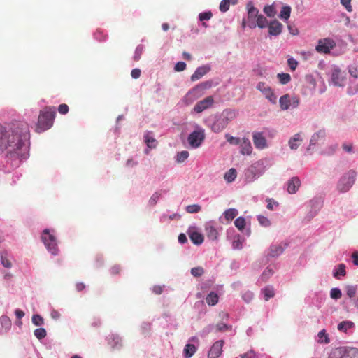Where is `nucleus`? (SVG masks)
I'll return each mask as SVG.
<instances>
[{
    "label": "nucleus",
    "mask_w": 358,
    "mask_h": 358,
    "mask_svg": "<svg viewBox=\"0 0 358 358\" xmlns=\"http://www.w3.org/2000/svg\"><path fill=\"white\" fill-rule=\"evenodd\" d=\"M189 157V152L186 150H183L180 152H178L177 155V161L178 162H183L185 160L187 159Z\"/></svg>",
    "instance_id": "49530a36"
},
{
    "label": "nucleus",
    "mask_w": 358,
    "mask_h": 358,
    "mask_svg": "<svg viewBox=\"0 0 358 358\" xmlns=\"http://www.w3.org/2000/svg\"><path fill=\"white\" fill-rule=\"evenodd\" d=\"M266 201H267V206H266V208L268 209V210H273L274 208V206H278V203L273 201V199H266Z\"/></svg>",
    "instance_id": "bf43d9fd"
},
{
    "label": "nucleus",
    "mask_w": 358,
    "mask_h": 358,
    "mask_svg": "<svg viewBox=\"0 0 358 358\" xmlns=\"http://www.w3.org/2000/svg\"><path fill=\"white\" fill-rule=\"evenodd\" d=\"M58 111L59 113L65 115L69 112V106L65 103L60 104L58 107Z\"/></svg>",
    "instance_id": "13d9d810"
},
{
    "label": "nucleus",
    "mask_w": 358,
    "mask_h": 358,
    "mask_svg": "<svg viewBox=\"0 0 358 358\" xmlns=\"http://www.w3.org/2000/svg\"><path fill=\"white\" fill-rule=\"evenodd\" d=\"M212 13L210 11H208L200 13L199 15V18L201 21L208 20L212 17Z\"/></svg>",
    "instance_id": "864d4df0"
},
{
    "label": "nucleus",
    "mask_w": 358,
    "mask_h": 358,
    "mask_svg": "<svg viewBox=\"0 0 358 358\" xmlns=\"http://www.w3.org/2000/svg\"><path fill=\"white\" fill-rule=\"evenodd\" d=\"M216 330L218 331H224L228 329V326L224 323H218L216 326Z\"/></svg>",
    "instance_id": "0e129e2a"
},
{
    "label": "nucleus",
    "mask_w": 358,
    "mask_h": 358,
    "mask_svg": "<svg viewBox=\"0 0 358 358\" xmlns=\"http://www.w3.org/2000/svg\"><path fill=\"white\" fill-rule=\"evenodd\" d=\"M46 331L44 328H38L34 331V335L38 339H43L46 336Z\"/></svg>",
    "instance_id": "a19ab883"
},
{
    "label": "nucleus",
    "mask_w": 358,
    "mask_h": 358,
    "mask_svg": "<svg viewBox=\"0 0 358 358\" xmlns=\"http://www.w3.org/2000/svg\"><path fill=\"white\" fill-rule=\"evenodd\" d=\"M229 6L230 3H229V0H222L220 4V10L222 12H226L229 10Z\"/></svg>",
    "instance_id": "603ef678"
},
{
    "label": "nucleus",
    "mask_w": 358,
    "mask_h": 358,
    "mask_svg": "<svg viewBox=\"0 0 358 358\" xmlns=\"http://www.w3.org/2000/svg\"><path fill=\"white\" fill-rule=\"evenodd\" d=\"M325 136V131L324 129L319 130L317 133L314 134L310 139V144L315 145L320 138H324Z\"/></svg>",
    "instance_id": "c85d7f7f"
},
{
    "label": "nucleus",
    "mask_w": 358,
    "mask_h": 358,
    "mask_svg": "<svg viewBox=\"0 0 358 358\" xmlns=\"http://www.w3.org/2000/svg\"><path fill=\"white\" fill-rule=\"evenodd\" d=\"M330 296L334 299H338L341 298L342 293L338 288H333L330 292Z\"/></svg>",
    "instance_id": "a18cd8bd"
},
{
    "label": "nucleus",
    "mask_w": 358,
    "mask_h": 358,
    "mask_svg": "<svg viewBox=\"0 0 358 358\" xmlns=\"http://www.w3.org/2000/svg\"><path fill=\"white\" fill-rule=\"evenodd\" d=\"M264 11L268 17H273L275 14V10L273 6H265L264 8Z\"/></svg>",
    "instance_id": "09e8293b"
},
{
    "label": "nucleus",
    "mask_w": 358,
    "mask_h": 358,
    "mask_svg": "<svg viewBox=\"0 0 358 358\" xmlns=\"http://www.w3.org/2000/svg\"><path fill=\"white\" fill-rule=\"evenodd\" d=\"M0 324L5 331H8L12 326V322L10 319L6 315H3L0 317Z\"/></svg>",
    "instance_id": "b1692460"
},
{
    "label": "nucleus",
    "mask_w": 358,
    "mask_h": 358,
    "mask_svg": "<svg viewBox=\"0 0 358 358\" xmlns=\"http://www.w3.org/2000/svg\"><path fill=\"white\" fill-rule=\"evenodd\" d=\"M257 90L260 91L264 97L271 103H277V96L275 94L273 90L268 84L264 82H259L257 85Z\"/></svg>",
    "instance_id": "0eeeda50"
},
{
    "label": "nucleus",
    "mask_w": 358,
    "mask_h": 358,
    "mask_svg": "<svg viewBox=\"0 0 358 358\" xmlns=\"http://www.w3.org/2000/svg\"><path fill=\"white\" fill-rule=\"evenodd\" d=\"M357 177V173L354 170H350L339 179L337 183V190L341 193L348 192L354 185Z\"/></svg>",
    "instance_id": "39448f33"
},
{
    "label": "nucleus",
    "mask_w": 358,
    "mask_h": 358,
    "mask_svg": "<svg viewBox=\"0 0 358 358\" xmlns=\"http://www.w3.org/2000/svg\"><path fill=\"white\" fill-rule=\"evenodd\" d=\"M303 139L300 133L294 134L288 141V145L292 150H296L301 145Z\"/></svg>",
    "instance_id": "6ab92c4d"
},
{
    "label": "nucleus",
    "mask_w": 358,
    "mask_h": 358,
    "mask_svg": "<svg viewBox=\"0 0 358 358\" xmlns=\"http://www.w3.org/2000/svg\"><path fill=\"white\" fill-rule=\"evenodd\" d=\"M291 8L288 6H283L280 14V17L282 20H287L290 17Z\"/></svg>",
    "instance_id": "f704fd0d"
},
{
    "label": "nucleus",
    "mask_w": 358,
    "mask_h": 358,
    "mask_svg": "<svg viewBox=\"0 0 358 358\" xmlns=\"http://www.w3.org/2000/svg\"><path fill=\"white\" fill-rule=\"evenodd\" d=\"M32 322L36 326H41V325H42L43 324V319L39 315H34L32 316Z\"/></svg>",
    "instance_id": "3c124183"
},
{
    "label": "nucleus",
    "mask_w": 358,
    "mask_h": 358,
    "mask_svg": "<svg viewBox=\"0 0 358 358\" xmlns=\"http://www.w3.org/2000/svg\"><path fill=\"white\" fill-rule=\"evenodd\" d=\"M265 301H268L269 299L273 298L275 295L274 289L272 287L268 286L262 289Z\"/></svg>",
    "instance_id": "473e14b6"
},
{
    "label": "nucleus",
    "mask_w": 358,
    "mask_h": 358,
    "mask_svg": "<svg viewBox=\"0 0 358 358\" xmlns=\"http://www.w3.org/2000/svg\"><path fill=\"white\" fill-rule=\"evenodd\" d=\"M237 113L234 110H225L215 120L211 126L214 132L218 133L222 131L232 120L236 118Z\"/></svg>",
    "instance_id": "7ed1b4c3"
},
{
    "label": "nucleus",
    "mask_w": 358,
    "mask_h": 358,
    "mask_svg": "<svg viewBox=\"0 0 358 358\" xmlns=\"http://www.w3.org/2000/svg\"><path fill=\"white\" fill-rule=\"evenodd\" d=\"M204 273V270L202 267H194L191 269V274L194 277H200Z\"/></svg>",
    "instance_id": "ea45409f"
},
{
    "label": "nucleus",
    "mask_w": 358,
    "mask_h": 358,
    "mask_svg": "<svg viewBox=\"0 0 358 358\" xmlns=\"http://www.w3.org/2000/svg\"><path fill=\"white\" fill-rule=\"evenodd\" d=\"M196 352V347L193 344H187L184 348V356L190 358Z\"/></svg>",
    "instance_id": "bb28decb"
},
{
    "label": "nucleus",
    "mask_w": 358,
    "mask_h": 358,
    "mask_svg": "<svg viewBox=\"0 0 358 358\" xmlns=\"http://www.w3.org/2000/svg\"><path fill=\"white\" fill-rule=\"evenodd\" d=\"M205 231L207 237L210 240H216L218 236V231L212 222H208L205 225Z\"/></svg>",
    "instance_id": "dca6fc26"
},
{
    "label": "nucleus",
    "mask_w": 358,
    "mask_h": 358,
    "mask_svg": "<svg viewBox=\"0 0 358 358\" xmlns=\"http://www.w3.org/2000/svg\"><path fill=\"white\" fill-rule=\"evenodd\" d=\"M257 220L259 224L263 227H268L271 224L270 220L265 216L259 215Z\"/></svg>",
    "instance_id": "de8ad7c7"
},
{
    "label": "nucleus",
    "mask_w": 358,
    "mask_h": 358,
    "mask_svg": "<svg viewBox=\"0 0 358 358\" xmlns=\"http://www.w3.org/2000/svg\"><path fill=\"white\" fill-rule=\"evenodd\" d=\"M336 46L335 41L329 38L320 39L318 44L315 48L317 52L320 53L327 54Z\"/></svg>",
    "instance_id": "1a4fd4ad"
},
{
    "label": "nucleus",
    "mask_w": 358,
    "mask_h": 358,
    "mask_svg": "<svg viewBox=\"0 0 358 358\" xmlns=\"http://www.w3.org/2000/svg\"><path fill=\"white\" fill-rule=\"evenodd\" d=\"M227 141L232 145H238L241 143V140L238 138L233 137L230 136L229 134L225 135Z\"/></svg>",
    "instance_id": "8fccbe9b"
},
{
    "label": "nucleus",
    "mask_w": 358,
    "mask_h": 358,
    "mask_svg": "<svg viewBox=\"0 0 358 358\" xmlns=\"http://www.w3.org/2000/svg\"><path fill=\"white\" fill-rule=\"evenodd\" d=\"M205 138L203 130H196L192 132L187 138L189 145L193 148H199Z\"/></svg>",
    "instance_id": "9d476101"
},
{
    "label": "nucleus",
    "mask_w": 358,
    "mask_h": 358,
    "mask_svg": "<svg viewBox=\"0 0 358 358\" xmlns=\"http://www.w3.org/2000/svg\"><path fill=\"white\" fill-rule=\"evenodd\" d=\"M214 103V99L212 96L206 97L204 99L197 102L194 106V111L196 113H201L206 109L210 108Z\"/></svg>",
    "instance_id": "9b49d317"
},
{
    "label": "nucleus",
    "mask_w": 358,
    "mask_h": 358,
    "mask_svg": "<svg viewBox=\"0 0 358 358\" xmlns=\"http://www.w3.org/2000/svg\"><path fill=\"white\" fill-rule=\"evenodd\" d=\"M333 275L336 279H340L341 276H345L346 275L345 265L344 264H340L338 268L334 271Z\"/></svg>",
    "instance_id": "a878e982"
},
{
    "label": "nucleus",
    "mask_w": 358,
    "mask_h": 358,
    "mask_svg": "<svg viewBox=\"0 0 358 358\" xmlns=\"http://www.w3.org/2000/svg\"><path fill=\"white\" fill-rule=\"evenodd\" d=\"M257 25L259 28H264L268 26V20L267 19L263 16L262 15H259L257 18Z\"/></svg>",
    "instance_id": "e433bc0d"
},
{
    "label": "nucleus",
    "mask_w": 358,
    "mask_h": 358,
    "mask_svg": "<svg viewBox=\"0 0 358 358\" xmlns=\"http://www.w3.org/2000/svg\"><path fill=\"white\" fill-rule=\"evenodd\" d=\"M29 139V127L24 122H13L7 129L0 125V150L17 152Z\"/></svg>",
    "instance_id": "f257e3e1"
},
{
    "label": "nucleus",
    "mask_w": 358,
    "mask_h": 358,
    "mask_svg": "<svg viewBox=\"0 0 358 358\" xmlns=\"http://www.w3.org/2000/svg\"><path fill=\"white\" fill-rule=\"evenodd\" d=\"M241 152L243 155H250L252 152V147L248 138H243L240 143Z\"/></svg>",
    "instance_id": "aec40b11"
},
{
    "label": "nucleus",
    "mask_w": 358,
    "mask_h": 358,
    "mask_svg": "<svg viewBox=\"0 0 358 358\" xmlns=\"http://www.w3.org/2000/svg\"><path fill=\"white\" fill-rule=\"evenodd\" d=\"M141 71L139 69H134L131 72L133 78L137 79L141 76Z\"/></svg>",
    "instance_id": "e2e57ef3"
},
{
    "label": "nucleus",
    "mask_w": 358,
    "mask_h": 358,
    "mask_svg": "<svg viewBox=\"0 0 358 358\" xmlns=\"http://www.w3.org/2000/svg\"><path fill=\"white\" fill-rule=\"evenodd\" d=\"M189 238L192 242L196 245H200L203 242V235L197 231L190 233Z\"/></svg>",
    "instance_id": "4be33fe9"
},
{
    "label": "nucleus",
    "mask_w": 358,
    "mask_h": 358,
    "mask_svg": "<svg viewBox=\"0 0 358 358\" xmlns=\"http://www.w3.org/2000/svg\"><path fill=\"white\" fill-rule=\"evenodd\" d=\"M41 239L51 254L55 255L57 254L58 248L56 238L52 234H50L48 229H45L43 231L41 236Z\"/></svg>",
    "instance_id": "423d86ee"
},
{
    "label": "nucleus",
    "mask_w": 358,
    "mask_h": 358,
    "mask_svg": "<svg viewBox=\"0 0 358 358\" xmlns=\"http://www.w3.org/2000/svg\"><path fill=\"white\" fill-rule=\"evenodd\" d=\"M331 79L335 85L343 86L345 78L343 73L339 69H335L331 76Z\"/></svg>",
    "instance_id": "a211bd4d"
},
{
    "label": "nucleus",
    "mask_w": 358,
    "mask_h": 358,
    "mask_svg": "<svg viewBox=\"0 0 358 358\" xmlns=\"http://www.w3.org/2000/svg\"><path fill=\"white\" fill-rule=\"evenodd\" d=\"M287 64L292 71H294L298 66V62L294 58L288 59Z\"/></svg>",
    "instance_id": "5fc2aeb1"
},
{
    "label": "nucleus",
    "mask_w": 358,
    "mask_h": 358,
    "mask_svg": "<svg viewBox=\"0 0 358 358\" xmlns=\"http://www.w3.org/2000/svg\"><path fill=\"white\" fill-rule=\"evenodd\" d=\"M301 185V181L298 177H293L287 182V190L289 194H295Z\"/></svg>",
    "instance_id": "2eb2a0df"
},
{
    "label": "nucleus",
    "mask_w": 358,
    "mask_h": 358,
    "mask_svg": "<svg viewBox=\"0 0 358 358\" xmlns=\"http://www.w3.org/2000/svg\"><path fill=\"white\" fill-rule=\"evenodd\" d=\"M253 143L257 149L263 150L268 147L267 141L262 132L252 134Z\"/></svg>",
    "instance_id": "f8f14e48"
},
{
    "label": "nucleus",
    "mask_w": 358,
    "mask_h": 358,
    "mask_svg": "<svg viewBox=\"0 0 358 358\" xmlns=\"http://www.w3.org/2000/svg\"><path fill=\"white\" fill-rule=\"evenodd\" d=\"M248 7V16L249 20H255V18H257V16H259V11L258 10L255 8L251 3H249L247 6Z\"/></svg>",
    "instance_id": "393cba45"
},
{
    "label": "nucleus",
    "mask_w": 358,
    "mask_h": 358,
    "mask_svg": "<svg viewBox=\"0 0 358 358\" xmlns=\"http://www.w3.org/2000/svg\"><path fill=\"white\" fill-rule=\"evenodd\" d=\"M284 251V248L280 245H272L270 248L269 256L275 257L280 255Z\"/></svg>",
    "instance_id": "5701e85b"
},
{
    "label": "nucleus",
    "mask_w": 358,
    "mask_h": 358,
    "mask_svg": "<svg viewBox=\"0 0 358 358\" xmlns=\"http://www.w3.org/2000/svg\"><path fill=\"white\" fill-rule=\"evenodd\" d=\"M186 68V64L183 62H179L176 64L174 70L176 71H184Z\"/></svg>",
    "instance_id": "4d7b16f0"
},
{
    "label": "nucleus",
    "mask_w": 358,
    "mask_h": 358,
    "mask_svg": "<svg viewBox=\"0 0 358 358\" xmlns=\"http://www.w3.org/2000/svg\"><path fill=\"white\" fill-rule=\"evenodd\" d=\"M234 249H241L242 248V242L239 240H234L232 243Z\"/></svg>",
    "instance_id": "338daca9"
},
{
    "label": "nucleus",
    "mask_w": 358,
    "mask_h": 358,
    "mask_svg": "<svg viewBox=\"0 0 358 358\" xmlns=\"http://www.w3.org/2000/svg\"><path fill=\"white\" fill-rule=\"evenodd\" d=\"M280 107L282 110H288L290 106L297 108L299 105V99L296 96L291 97L289 94H286L282 96L279 99Z\"/></svg>",
    "instance_id": "6e6552de"
},
{
    "label": "nucleus",
    "mask_w": 358,
    "mask_h": 358,
    "mask_svg": "<svg viewBox=\"0 0 358 358\" xmlns=\"http://www.w3.org/2000/svg\"><path fill=\"white\" fill-rule=\"evenodd\" d=\"M238 215V210L235 208H229L224 213V218L228 222L231 221Z\"/></svg>",
    "instance_id": "2f4dec72"
},
{
    "label": "nucleus",
    "mask_w": 358,
    "mask_h": 358,
    "mask_svg": "<svg viewBox=\"0 0 358 358\" xmlns=\"http://www.w3.org/2000/svg\"><path fill=\"white\" fill-rule=\"evenodd\" d=\"M159 197H160L159 193H158V192L154 193L150 199V205H152V206L155 205L157 203L158 199H159Z\"/></svg>",
    "instance_id": "052dcab7"
},
{
    "label": "nucleus",
    "mask_w": 358,
    "mask_h": 358,
    "mask_svg": "<svg viewBox=\"0 0 358 358\" xmlns=\"http://www.w3.org/2000/svg\"><path fill=\"white\" fill-rule=\"evenodd\" d=\"M55 115V107L47 106L41 110L38 118L36 131L41 133L49 129L53 124Z\"/></svg>",
    "instance_id": "f03ea898"
},
{
    "label": "nucleus",
    "mask_w": 358,
    "mask_h": 358,
    "mask_svg": "<svg viewBox=\"0 0 358 358\" xmlns=\"http://www.w3.org/2000/svg\"><path fill=\"white\" fill-rule=\"evenodd\" d=\"M212 87V81L203 82L190 90L185 96L183 101L185 104L189 105L195 100L202 96L205 91Z\"/></svg>",
    "instance_id": "20e7f679"
},
{
    "label": "nucleus",
    "mask_w": 358,
    "mask_h": 358,
    "mask_svg": "<svg viewBox=\"0 0 358 358\" xmlns=\"http://www.w3.org/2000/svg\"><path fill=\"white\" fill-rule=\"evenodd\" d=\"M224 178L228 182H233L236 178V169L234 168L230 169L227 172H226Z\"/></svg>",
    "instance_id": "7c9ffc66"
},
{
    "label": "nucleus",
    "mask_w": 358,
    "mask_h": 358,
    "mask_svg": "<svg viewBox=\"0 0 358 358\" xmlns=\"http://www.w3.org/2000/svg\"><path fill=\"white\" fill-rule=\"evenodd\" d=\"M273 274V271L270 268H266L262 275V278L263 280H266L271 275Z\"/></svg>",
    "instance_id": "680f3d73"
},
{
    "label": "nucleus",
    "mask_w": 358,
    "mask_h": 358,
    "mask_svg": "<svg viewBox=\"0 0 358 358\" xmlns=\"http://www.w3.org/2000/svg\"><path fill=\"white\" fill-rule=\"evenodd\" d=\"M352 258L353 259V264L355 266H358V251H355L352 254Z\"/></svg>",
    "instance_id": "774afa93"
},
{
    "label": "nucleus",
    "mask_w": 358,
    "mask_h": 358,
    "mask_svg": "<svg viewBox=\"0 0 358 358\" xmlns=\"http://www.w3.org/2000/svg\"><path fill=\"white\" fill-rule=\"evenodd\" d=\"M1 262L2 265L6 268H10L12 266V264L10 260L6 257V253H2L1 255Z\"/></svg>",
    "instance_id": "c03bdc74"
},
{
    "label": "nucleus",
    "mask_w": 358,
    "mask_h": 358,
    "mask_svg": "<svg viewBox=\"0 0 358 358\" xmlns=\"http://www.w3.org/2000/svg\"><path fill=\"white\" fill-rule=\"evenodd\" d=\"M206 301L209 306H214L218 302V295L215 292H210L206 296Z\"/></svg>",
    "instance_id": "c756f323"
},
{
    "label": "nucleus",
    "mask_w": 358,
    "mask_h": 358,
    "mask_svg": "<svg viewBox=\"0 0 358 358\" xmlns=\"http://www.w3.org/2000/svg\"><path fill=\"white\" fill-rule=\"evenodd\" d=\"M319 341L321 343H329V338L328 337V334L326 333L324 329H322L318 333Z\"/></svg>",
    "instance_id": "58836bf2"
},
{
    "label": "nucleus",
    "mask_w": 358,
    "mask_h": 358,
    "mask_svg": "<svg viewBox=\"0 0 358 358\" xmlns=\"http://www.w3.org/2000/svg\"><path fill=\"white\" fill-rule=\"evenodd\" d=\"M234 224L239 230H243L245 227V220L243 217H239L234 221Z\"/></svg>",
    "instance_id": "4c0bfd02"
},
{
    "label": "nucleus",
    "mask_w": 358,
    "mask_h": 358,
    "mask_svg": "<svg viewBox=\"0 0 358 358\" xmlns=\"http://www.w3.org/2000/svg\"><path fill=\"white\" fill-rule=\"evenodd\" d=\"M355 324L351 321H342L338 324V329L340 331L346 332L348 329L354 327Z\"/></svg>",
    "instance_id": "cd10ccee"
},
{
    "label": "nucleus",
    "mask_w": 358,
    "mask_h": 358,
    "mask_svg": "<svg viewBox=\"0 0 358 358\" xmlns=\"http://www.w3.org/2000/svg\"><path fill=\"white\" fill-rule=\"evenodd\" d=\"M223 345V340H219L215 342L208 352V357L218 358L222 354Z\"/></svg>",
    "instance_id": "ddd939ff"
},
{
    "label": "nucleus",
    "mask_w": 358,
    "mask_h": 358,
    "mask_svg": "<svg viewBox=\"0 0 358 358\" xmlns=\"http://www.w3.org/2000/svg\"><path fill=\"white\" fill-rule=\"evenodd\" d=\"M341 3L346 8L348 12L352 11V7L351 6V0H340Z\"/></svg>",
    "instance_id": "6e6d98bb"
},
{
    "label": "nucleus",
    "mask_w": 358,
    "mask_h": 358,
    "mask_svg": "<svg viewBox=\"0 0 358 358\" xmlns=\"http://www.w3.org/2000/svg\"><path fill=\"white\" fill-rule=\"evenodd\" d=\"M201 210V206L197 204L189 205L186 208V210L189 213H196L199 212Z\"/></svg>",
    "instance_id": "37998d69"
},
{
    "label": "nucleus",
    "mask_w": 358,
    "mask_h": 358,
    "mask_svg": "<svg viewBox=\"0 0 358 358\" xmlns=\"http://www.w3.org/2000/svg\"><path fill=\"white\" fill-rule=\"evenodd\" d=\"M145 143L149 148H155L157 145V141L152 136V132L146 131L144 135Z\"/></svg>",
    "instance_id": "412c9836"
},
{
    "label": "nucleus",
    "mask_w": 358,
    "mask_h": 358,
    "mask_svg": "<svg viewBox=\"0 0 358 358\" xmlns=\"http://www.w3.org/2000/svg\"><path fill=\"white\" fill-rule=\"evenodd\" d=\"M143 51V45H138L135 50L134 55V60L137 62L140 59L141 56Z\"/></svg>",
    "instance_id": "79ce46f5"
},
{
    "label": "nucleus",
    "mask_w": 358,
    "mask_h": 358,
    "mask_svg": "<svg viewBox=\"0 0 358 358\" xmlns=\"http://www.w3.org/2000/svg\"><path fill=\"white\" fill-rule=\"evenodd\" d=\"M346 294L350 299L354 298L357 294V289L354 285H347L345 288Z\"/></svg>",
    "instance_id": "c9c22d12"
},
{
    "label": "nucleus",
    "mask_w": 358,
    "mask_h": 358,
    "mask_svg": "<svg viewBox=\"0 0 358 358\" xmlns=\"http://www.w3.org/2000/svg\"><path fill=\"white\" fill-rule=\"evenodd\" d=\"M268 33L272 36H278L281 34L282 30V24L277 21L273 20L268 25Z\"/></svg>",
    "instance_id": "4468645a"
},
{
    "label": "nucleus",
    "mask_w": 358,
    "mask_h": 358,
    "mask_svg": "<svg viewBox=\"0 0 358 358\" xmlns=\"http://www.w3.org/2000/svg\"><path fill=\"white\" fill-rule=\"evenodd\" d=\"M163 292V287L160 285H155L152 287V292L155 294H161Z\"/></svg>",
    "instance_id": "69168bd1"
},
{
    "label": "nucleus",
    "mask_w": 358,
    "mask_h": 358,
    "mask_svg": "<svg viewBox=\"0 0 358 358\" xmlns=\"http://www.w3.org/2000/svg\"><path fill=\"white\" fill-rule=\"evenodd\" d=\"M210 70V68L208 66L198 67L194 71V73L191 76V80L194 82L199 80L204 75H206Z\"/></svg>",
    "instance_id": "f3484780"
},
{
    "label": "nucleus",
    "mask_w": 358,
    "mask_h": 358,
    "mask_svg": "<svg viewBox=\"0 0 358 358\" xmlns=\"http://www.w3.org/2000/svg\"><path fill=\"white\" fill-rule=\"evenodd\" d=\"M277 77L279 79L280 83L282 85H286L291 80V76L289 73H278Z\"/></svg>",
    "instance_id": "72a5a7b5"
}]
</instances>
